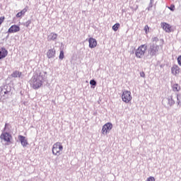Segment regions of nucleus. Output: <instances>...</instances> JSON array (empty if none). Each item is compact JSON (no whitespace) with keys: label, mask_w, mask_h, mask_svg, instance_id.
Wrapping results in <instances>:
<instances>
[{"label":"nucleus","mask_w":181,"mask_h":181,"mask_svg":"<svg viewBox=\"0 0 181 181\" xmlns=\"http://www.w3.org/2000/svg\"><path fill=\"white\" fill-rule=\"evenodd\" d=\"M18 139L23 146H28V145H29V143H28V140L25 136L19 135Z\"/></svg>","instance_id":"obj_11"},{"label":"nucleus","mask_w":181,"mask_h":181,"mask_svg":"<svg viewBox=\"0 0 181 181\" xmlns=\"http://www.w3.org/2000/svg\"><path fill=\"white\" fill-rule=\"evenodd\" d=\"M52 155L60 156L63 153V145L60 142H56L52 146Z\"/></svg>","instance_id":"obj_2"},{"label":"nucleus","mask_w":181,"mask_h":181,"mask_svg":"<svg viewBox=\"0 0 181 181\" xmlns=\"http://www.w3.org/2000/svg\"><path fill=\"white\" fill-rule=\"evenodd\" d=\"M54 56H56V49H54V48L49 49L47 51V57H48V59H53V57H54Z\"/></svg>","instance_id":"obj_14"},{"label":"nucleus","mask_w":181,"mask_h":181,"mask_svg":"<svg viewBox=\"0 0 181 181\" xmlns=\"http://www.w3.org/2000/svg\"><path fill=\"white\" fill-rule=\"evenodd\" d=\"M160 26L162 29L166 32V33H170L173 32V28H172V25H170L168 23H165V22L161 23Z\"/></svg>","instance_id":"obj_7"},{"label":"nucleus","mask_w":181,"mask_h":181,"mask_svg":"<svg viewBox=\"0 0 181 181\" xmlns=\"http://www.w3.org/2000/svg\"><path fill=\"white\" fill-rule=\"evenodd\" d=\"M4 21H5V16H1L0 17V26H1V25H2V23H4Z\"/></svg>","instance_id":"obj_24"},{"label":"nucleus","mask_w":181,"mask_h":181,"mask_svg":"<svg viewBox=\"0 0 181 181\" xmlns=\"http://www.w3.org/2000/svg\"><path fill=\"white\" fill-rule=\"evenodd\" d=\"M144 31L146 33V35H148V33H149V26L145 25L144 26Z\"/></svg>","instance_id":"obj_22"},{"label":"nucleus","mask_w":181,"mask_h":181,"mask_svg":"<svg viewBox=\"0 0 181 181\" xmlns=\"http://www.w3.org/2000/svg\"><path fill=\"white\" fill-rule=\"evenodd\" d=\"M146 181H155V177H149L148 178H147Z\"/></svg>","instance_id":"obj_28"},{"label":"nucleus","mask_w":181,"mask_h":181,"mask_svg":"<svg viewBox=\"0 0 181 181\" xmlns=\"http://www.w3.org/2000/svg\"><path fill=\"white\" fill-rule=\"evenodd\" d=\"M20 30H21V27H19V25H13L8 28V33H16Z\"/></svg>","instance_id":"obj_9"},{"label":"nucleus","mask_w":181,"mask_h":181,"mask_svg":"<svg viewBox=\"0 0 181 181\" xmlns=\"http://www.w3.org/2000/svg\"><path fill=\"white\" fill-rule=\"evenodd\" d=\"M140 76L141 77H143V78H145V72L144 71L140 72Z\"/></svg>","instance_id":"obj_29"},{"label":"nucleus","mask_w":181,"mask_h":181,"mask_svg":"<svg viewBox=\"0 0 181 181\" xmlns=\"http://www.w3.org/2000/svg\"><path fill=\"white\" fill-rule=\"evenodd\" d=\"M146 50H148V45L145 44L140 45L135 52L136 57H137V59H142V57L145 56Z\"/></svg>","instance_id":"obj_3"},{"label":"nucleus","mask_w":181,"mask_h":181,"mask_svg":"<svg viewBox=\"0 0 181 181\" xmlns=\"http://www.w3.org/2000/svg\"><path fill=\"white\" fill-rule=\"evenodd\" d=\"M43 81H45V76L40 71H36L30 80V86L34 90H37L43 86Z\"/></svg>","instance_id":"obj_1"},{"label":"nucleus","mask_w":181,"mask_h":181,"mask_svg":"<svg viewBox=\"0 0 181 181\" xmlns=\"http://www.w3.org/2000/svg\"><path fill=\"white\" fill-rule=\"evenodd\" d=\"M111 129H112V124L110 122H107L103 125L102 128V134L103 135H107Z\"/></svg>","instance_id":"obj_6"},{"label":"nucleus","mask_w":181,"mask_h":181,"mask_svg":"<svg viewBox=\"0 0 181 181\" xmlns=\"http://www.w3.org/2000/svg\"><path fill=\"white\" fill-rule=\"evenodd\" d=\"M159 52V46L156 45H153L150 46L149 53L151 56H155L156 53Z\"/></svg>","instance_id":"obj_8"},{"label":"nucleus","mask_w":181,"mask_h":181,"mask_svg":"<svg viewBox=\"0 0 181 181\" xmlns=\"http://www.w3.org/2000/svg\"><path fill=\"white\" fill-rule=\"evenodd\" d=\"M30 23H32V21L28 20L25 23L24 26H25L26 28H29V26H30Z\"/></svg>","instance_id":"obj_21"},{"label":"nucleus","mask_w":181,"mask_h":181,"mask_svg":"<svg viewBox=\"0 0 181 181\" xmlns=\"http://www.w3.org/2000/svg\"><path fill=\"white\" fill-rule=\"evenodd\" d=\"M89 42V47L90 49H94V47H97V40L95 38L90 37L88 39Z\"/></svg>","instance_id":"obj_12"},{"label":"nucleus","mask_w":181,"mask_h":181,"mask_svg":"<svg viewBox=\"0 0 181 181\" xmlns=\"http://www.w3.org/2000/svg\"><path fill=\"white\" fill-rule=\"evenodd\" d=\"M181 69L180 67H179L178 65H173L171 68V73L173 74V76H177L180 74Z\"/></svg>","instance_id":"obj_10"},{"label":"nucleus","mask_w":181,"mask_h":181,"mask_svg":"<svg viewBox=\"0 0 181 181\" xmlns=\"http://www.w3.org/2000/svg\"><path fill=\"white\" fill-rule=\"evenodd\" d=\"M8 56V51L5 49V47L0 48V60L5 59Z\"/></svg>","instance_id":"obj_13"},{"label":"nucleus","mask_w":181,"mask_h":181,"mask_svg":"<svg viewBox=\"0 0 181 181\" xmlns=\"http://www.w3.org/2000/svg\"><path fill=\"white\" fill-rule=\"evenodd\" d=\"M22 76V72H20L19 71H15L12 73L11 74V77H13V78H21Z\"/></svg>","instance_id":"obj_17"},{"label":"nucleus","mask_w":181,"mask_h":181,"mask_svg":"<svg viewBox=\"0 0 181 181\" xmlns=\"http://www.w3.org/2000/svg\"><path fill=\"white\" fill-rule=\"evenodd\" d=\"M122 100L124 101V103L128 104V103L132 100V96H131V91H124L122 94Z\"/></svg>","instance_id":"obj_5"},{"label":"nucleus","mask_w":181,"mask_h":181,"mask_svg":"<svg viewBox=\"0 0 181 181\" xmlns=\"http://www.w3.org/2000/svg\"><path fill=\"white\" fill-rule=\"evenodd\" d=\"M57 39V34L54 33H51L49 35L47 36L48 42H52V40H56Z\"/></svg>","instance_id":"obj_15"},{"label":"nucleus","mask_w":181,"mask_h":181,"mask_svg":"<svg viewBox=\"0 0 181 181\" xmlns=\"http://www.w3.org/2000/svg\"><path fill=\"white\" fill-rule=\"evenodd\" d=\"M0 139L8 144H12V135L8 132H4L0 135Z\"/></svg>","instance_id":"obj_4"},{"label":"nucleus","mask_w":181,"mask_h":181,"mask_svg":"<svg viewBox=\"0 0 181 181\" xmlns=\"http://www.w3.org/2000/svg\"><path fill=\"white\" fill-rule=\"evenodd\" d=\"M153 6V0H150L149 7L148 8V11H151V8Z\"/></svg>","instance_id":"obj_23"},{"label":"nucleus","mask_w":181,"mask_h":181,"mask_svg":"<svg viewBox=\"0 0 181 181\" xmlns=\"http://www.w3.org/2000/svg\"><path fill=\"white\" fill-rule=\"evenodd\" d=\"M173 91L179 92L180 91V85L175 83L172 86Z\"/></svg>","instance_id":"obj_18"},{"label":"nucleus","mask_w":181,"mask_h":181,"mask_svg":"<svg viewBox=\"0 0 181 181\" xmlns=\"http://www.w3.org/2000/svg\"><path fill=\"white\" fill-rule=\"evenodd\" d=\"M170 11H175V5L172 4L170 7H168Z\"/></svg>","instance_id":"obj_26"},{"label":"nucleus","mask_w":181,"mask_h":181,"mask_svg":"<svg viewBox=\"0 0 181 181\" xmlns=\"http://www.w3.org/2000/svg\"><path fill=\"white\" fill-rule=\"evenodd\" d=\"M59 57L61 60H63L64 59V52H63V50L60 52Z\"/></svg>","instance_id":"obj_20"},{"label":"nucleus","mask_w":181,"mask_h":181,"mask_svg":"<svg viewBox=\"0 0 181 181\" xmlns=\"http://www.w3.org/2000/svg\"><path fill=\"white\" fill-rule=\"evenodd\" d=\"M118 29H119V23L115 24V25L112 26V30H113L115 32H117V30H118Z\"/></svg>","instance_id":"obj_19"},{"label":"nucleus","mask_w":181,"mask_h":181,"mask_svg":"<svg viewBox=\"0 0 181 181\" xmlns=\"http://www.w3.org/2000/svg\"><path fill=\"white\" fill-rule=\"evenodd\" d=\"M7 125H8V124H5V128H6V126H7Z\"/></svg>","instance_id":"obj_30"},{"label":"nucleus","mask_w":181,"mask_h":181,"mask_svg":"<svg viewBox=\"0 0 181 181\" xmlns=\"http://www.w3.org/2000/svg\"><path fill=\"white\" fill-rule=\"evenodd\" d=\"M26 12H28V8H25L21 12H18L16 16V18H22V16H25V13H26Z\"/></svg>","instance_id":"obj_16"},{"label":"nucleus","mask_w":181,"mask_h":181,"mask_svg":"<svg viewBox=\"0 0 181 181\" xmlns=\"http://www.w3.org/2000/svg\"><path fill=\"white\" fill-rule=\"evenodd\" d=\"M90 86H97V82H95V80H90Z\"/></svg>","instance_id":"obj_25"},{"label":"nucleus","mask_w":181,"mask_h":181,"mask_svg":"<svg viewBox=\"0 0 181 181\" xmlns=\"http://www.w3.org/2000/svg\"><path fill=\"white\" fill-rule=\"evenodd\" d=\"M177 63L179 66H181V55H180L177 58Z\"/></svg>","instance_id":"obj_27"}]
</instances>
